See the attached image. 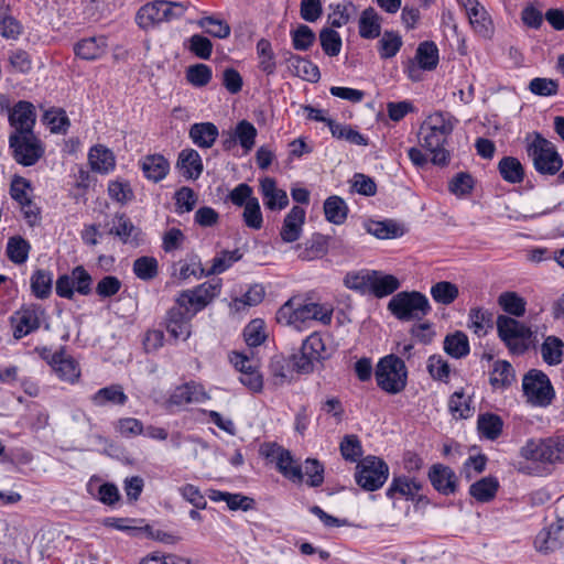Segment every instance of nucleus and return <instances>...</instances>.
Listing matches in <instances>:
<instances>
[{
    "label": "nucleus",
    "instance_id": "f257e3e1",
    "mask_svg": "<svg viewBox=\"0 0 564 564\" xmlns=\"http://www.w3.org/2000/svg\"><path fill=\"white\" fill-rule=\"evenodd\" d=\"M333 310L325 304L302 303L292 297L288 300L276 312V321L280 324L293 326L301 330L310 321H318L324 325L332 323Z\"/></svg>",
    "mask_w": 564,
    "mask_h": 564
},
{
    "label": "nucleus",
    "instance_id": "f03ea898",
    "mask_svg": "<svg viewBox=\"0 0 564 564\" xmlns=\"http://www.w3.org/2000/svg\"><path fill=\"white\" fill-rule=\"evenodd\" d=\"M377 386L389 394L402 392L408 384V369L404 360L395 354H389L377 364L375 370Z\"/></svg>",
    "mask_w": 564,
    "mask_h": 564
},
{
    "label": "nucleus",
    "instance_id": "7ed1b4c3",
    "mask_svg": "<svg viewBox=\"0 0 564 564\" xmlns=\"http://www.w3.org/2000/svg\"><path fill=\"white\" fill-rule=\"evenodd\" d=\"M431 310L429 299L419 291L399 292L388 303V311L401 322L421 321Z\"/></svg>",
    "mask_w": 564,
    "mask_h": 564
},
{
    "label": "nucleus",
    "instance_id": "20e7f679",
    "mask_svg": "<svg viewBox=\"0 0 564 564\" xmlns=\"http://www.w3.org/2000/svg\"><path fill=\"white\" fill-rule=\"evenodd\" d=\"M187 8V2L155 0L142 6L138 10L135 22L141 29L149 30L159 23L181 19L185 14Z\"/></svg>",
    "mask_w": 564,
    "mask_h": 564
},
{
    "label": "nucleus",
    "instance_id": "39448f33",
    "mask_svg": "<svg viewBox=\"0 0 564 564\" xmlns=\"http://www.w3.org/2000/svg\"><path fill=\"white\" fill-rule=\"evenodd\" d=\"M527 153L540 174L555 175L563 165V160L555 145L539 132H534L532 141L528 142Z\"/></svg>",
    "mask_w": 564,
    "mask_h": 564
},
{
    "label": "nucleus",
    "instance_id": "423d86ee",
    "mask_svg": "<svg viewBox=\"0 0 564 564\" xmlns=\"http://www.w3.org/2000/svg\"><path fill=\"white\" fill-rule=\"evenodd\" d=\"M325 350L322 336L317 332L312 333L303 340L299 351L290 356L292 369L302 375L314 372L317 366H323Z\"/></svg>",
    "mask_w": 564,
    "mask_h": 564
},
{
    "label": "nucleus",
    "instance_id": "0eeeda50",
    "mask_svg": "<svg viewBox=\"0 0 564 564\" xmlns=\"http://www.w3.org/2000/svg\"><path fill=\"white\" fill-rule=\"evenodd\" d=\"M521 456L539 463H564V435L531 438L522 446Z\"/></svg>",
    "mask_w": 564,
    "mask_h": 564
},
{
    "label": "nucleus",
    "instance_id": "6e6552de",
    "mask_svg": "<svg viewBox=\"0 0 564 564\" xmlns=\"http://www.w3.org/2000/svg\"><path fill=\"white\" fill-rule=\"evenodd\" d=\"M522 392L529 404L539 408L549 406L555 398L551 380L539 369H530L523 376Z\"/></svg>",
    "mask_w": 564,
    "mask_h": 564
},
{
    "label": "nucleus",
    "instance_id": "1a4fd4ad",
    "mask_svg": "<svg viewBox=\"0 0 564 564\" xmlns=\"http://www.w3.org/2000/svg\"><path fill=\"white\" fill-rule=\"evenodd\" d=\"M389 477V466L380 457L368 455L358 462L355 471L356 484L366 491L380 489Z\"/></svg>",
    "mask_w": 564,
    "mask_h": 564
},
{
    "label": "nucleus",
    "instance_id": "9d476101",
    "mask_svg": "<svg viewBox=\"0 0 564 564\" xmlns=\"http://www.w3.org/2000/svg\"><path fill=\"white\" fill-rule=\"evenodd\" d=\"M497 330L499 338L506 344L512 354H523L529 346L525 340L533 335L532 330L519 321L499 315L497 318Z\"/></svg>",
    "mask_w": 564,
    "mask_h": 564
},
{
    "label": "nucleus",
    "instance_id": "9b49d317",
    "mask_svg": "<svg viewBox=\"0 0 564 564\" xmlns=\"http://www.w3.org/2000/svg\"><path fill=\"white\" fill-rule=\"evenodd\" d=\"M9 148L14 160L23 166L34 165L44 154L41 140L34 134H10Z\"/></svg>",
    "mask_w": 564,
    "mask_h": 564
},
{
    "label": "nucleus",
    "instance_id": "f8f14e48",
    "mask_svg": "<svg viewBox=\"0 0 564 564\" xmlns=\"http://www.w3.org/2000/svg\"><path fill=\"white\" fill-rule=\"evenodd\" d=\"M45 310L40 304H24L11 317L13 337L21 339L24 336L37 330L41 326V318Z\"/></svg>",
    "mask_w": 564,
    "mask_h": 564
},
{
    "label": "nucleus",
    "instance_id": "ddd939ff",
    "mask_svg": "<svg viewBox=\"0 0 564 564\" xmlns=\"http://www.w3.org/2000/svg\"><path fill=\"white\" fill-rule=\"evenodd\" d=\"M195 314L188 306L181 305L175 300V305L172 306L165 318L166 332L171 338L178 340H186L191 336V321Z\"/></svg>",
    "mask_w": 564,
    "mask_h": 564
},
{
    "label": "nucleus",
    "instance_id": "4468645a",
    "mask_svg": "<svg viewBox=\"0 0 564 564\" xmlns=\"http://www.w3.org/2000/svg\"><path fill=\"white\" fill-rule=\"evenodd\" d=\"M8 121L13 131L10 134H26L34 133L36 123V110L32 102L26 100L18 101L10 110Z\"/></svg>",
    "mask_w": 564,
    "mask_h": 564
},
{
    "label": "nucleus",
    "instance_id": "2eb2a0df",
    "mask_svg": "<svg viewBox=\"0 0 564 564\" xmlns=\"http://www.w3.org/2000/svg\"><path fill=\"white\" fill-rule=\"evenodd\" d=\"M421 145L432 154V163L438 166H446L449 162V152L444 148L451 134L434 131L429 127L421 128Z\"/></svg>",
    "mask_w": 564,
    "mask_h": 564
},
{
    "label": "nucleus",
    "instance_id": "dca6fc26",
    "mask_svg": "<svg viewBox=\"0 0 564 564\" xmlns=\"http://www.w3.org/2000/svg\"><path fill=\"white\" fill-rule=\"evenodd\" d=\"M564 545V519H557L543 528L534 539V546L541 553H550Z\"/></svg>",
    "mask_w": 564,
    "mask_h": 564
},
{
    "label": "nucleus",
    "instance_id": "f3484780",
    "mask_svg": "<svg viewBox=\"0 0 564 564\" xmlns=\"http://www.w3.org/2000/svg\"><path fill=\"white\" fill-rule=\"evenodd\" d=\"M209 398L204 387L192 380L175 387L167 399V403L169 405L182 406L188 403H203Z\"/></svg>",
    "mask_w": 564,
    "mask_h": 564
},
{
    "label": "nucleus",
    "instance_id": "a211bd4d",
    "mask_svg": "<svg viewBox=\"0 0 564 564\" xmlns=\"http://www.w3.org/2000/svg\"><path fill=\"white\" fill-rule=\"evenodd\" d=\"M429 479L433 488L444 496L455 494L457 489V476L455 471L443 464H434L429 470Z\"/></svg>",
    "mask_w": 564,
    "mask_h": 564
},
{
    "label": "nucleus",
    "instance_id": "6ab92c4d",
    "mask_svg": "<svg viewBox=\"0 0 564 564\" xmlns=\"http://www.w3.org/2000/svg\"><path fill=\"white\" fill-rule=\"evenodd\" d=\"M283 58L295 76L311 83H316L319 80L321 72L318 66L307 57H303L290 51H285L283 53Z\"/></svg>",
    "mask_w": 564,
    "mask_h": 564
},
{
    "label": "nucleus",
    "instance_id": "aec40b11",
    "mask_svg": "<svg viewBox=\"0 0 564 564\" xmlns=\"http://www.w3.org/2000/svg\"><path fill=\"white\" fill-rule=\"evenodd\" d=\"M422 488V484L415 478L394 476L386 491V496L391 500L402 497L406 500L414 501Z\"/></svg>",
    "mask_w": 564,
    "mask_h": 564
},
{
    "label": "nucleus",
    "instance_id": "412c9836",
    "mask_svg": "<svg viewBox=\"0 0 564 564\" xmlns=\"http://www.w3.org/2000/svg\"><path fill=\"white\" fill-rule=\"evenodd\" d=\"M260 192L267 209L282 210L289 205L286 192L278 188L276 182L272 177L267 176L260 181Z\"/></svg>",
    "mask_w": 564,
    "mask_h": 564
},
{
    "label": "nucleus",
    "instance_id": "4be33fe9",
    "mask_svg": "<svg viewBox=\"0 0 564 564\" xmlns=\"http://www.w3.org/2000/svg\"><path fill=\"white\" fill-rule=\"evenodd\" d=\"M116 224L110 228L109 235L117 237L124 245L139 246L142 231L134 226L131 219L123 213L116 214Z\"/></svg>",
    "mask_w": 564,
    "mask_h": 564
},
{
    "label": "nucleus",
    "instance_id": "5701e85b",
    "mask_svg": "<svg viewBox=\"0 0 564 564\" xmlns=\"http://www.w3.org/2000/svg\"><path fill=\"white\" fill-rule=\"evenodd\" d=\"M305 220V210L300 206H293L286 214L281 228V239L284 242L296 241L302 232V227Z\"/></svg>",
    "mask_w": 564,
    "mask_h": 564
},
{
    "label": "nucleus",
    "instance_id": "b1692460",
    "mask_svg": "<svg viewBox=\"0 0 564 564\" xmlns=\"http://www.w3.org/2000/svg\"><path fill=\"white\" fill-rule=\"evenodd\" d=\"M143 175L149 181L159 183L170 172V162L162 154H148L140 161Z\"/></svg>",
    "mask_w": 564,
    "mask_h": 564
},
{
    "label": "nucleus",
    "instance_id": "393cba45",
    "mask_svg": "<svg viewBox=\"0 0 564 564\" xmlns=\"http://www.w3.org/2000/svg\"><path fill=\"white\" fill-rule=\"evenodd\" d=\"M176 167L187 180H197L204 169L202 158L194 149H185L180 152Z\"/></svg>",
    "mask_w": 564,
    "mask_h": 564
},
{
    "label": "nucleus",
    "instance_id": "a878e982",
    "mask_svg": "<svg viewBox=\"0 0 564 564\" xmlns=\"http://www.w3.org/2000/svg\"><path fill=\"white\" fill-rule=\"evenodd\" d=\"M276 469L286 479L295 484H301L304 473L301 465L296 464L292 453L283 447H278Z\"/></svg>",
    "mask_w": 564,
    "mask_h": 564
},
{
    "label": "nucleus",
    "instance_id": "bb28decb",
    "mask_svg": "<svg viewBox=\"0 0 564 564\" xmlns=\"http://www.w3.org/2000/svg\"><path fill=\"white\" fill-rule=\"evenodd\" d=\"M50 366L63 380L74 382L79 378L78 364L72 357L65 356L63 349L52 355Z\"/></svg>",
    "mask_w": 564,
    "mask_h": 564
},
{
    "label": "nucleus",
    "instance_id": "cd10ccee",
    "mask_svg": "<svg viewBox=\"0 0 564 564\" xmlns=\"http://www.w3.org/2000/svg\"><path fill=\"white\" fill-rule=\"evenodd\" d=\"M189 138L200 149H209L219 135L218 128L213 122H198L189 128Z\"/></svg>",
    "mask_w": 564,
    "mask_h": 564
},
{
    "label": "nucleus",
    "instance_id": "c85d7f7f",
    "mask_svg": "<svg viewBox=\"0 0 564 564\" xmlns=\"http://www.w3.org/2000/svg\"><path fill=\"white\" fill-rule=\"evenodd\" d=\"M400 288V281L392 274H384L380 271H371L369 291L378 299L392 294Z\"/></svg>",
    "mask_w": 564,
    "mask_h": 564
},
{
    "label": "nucleus",
    "instance_id": "c756f323",
    "mask_svg": "<svg viewBox=\"0 0 564 564\" xmlns=\"http://www.w3.org/2000/svg\"><path fill=\"white\" fill-rule=\"evenodd\" d=\"M90 400L96 406L123 405L128 397L119 384H111L96 391Z\"/></svg>",
    "mask_w": 564,
    "mask_h": 564
},
{
    "label": "nucleus",
    "instance_id": "7c9ffc66",
    "mask_svg": "<svg viewBox=\"0 0 564 564\" xmlns=\"http://www.w3.org/2000/svg\"><path fill=\"white\" fill-rule=\"evenodd\" d=\"M177 302L181 305L188 306L191 311L196 315L212 302V299L207 291L204 289V285L199 284L192 290L183 291L177 296Z\"/></svg>",
    "mask_w": 564,
    "mask_h": 564
},
{
    "label": "nucleus",
    "instance_id": "2f4dec72",
    "mask_svg": "<svg viewBox=\"0 0 564 564\" xmlns=\"http://www.w3.org/2000/svg\"><path fill=\"white\" fill-rule=\"evenodd\" d=\"M106 42L104 37H87L74 45V53L85 61L98 59L105 52Z\"/></svg>",
    "mask_w": 564,
    "mask_h": 564
},
{
    "label": "nucleus",
    "instance_id": "473e14b6",
    "mask_svg": "<svg viewBox=\"0 0 564 564\" xmlns=\"http://www.w3.org/2000/svg\"><path fill=\"white\" fill-rule=\"evenodd\" d=\"M359 35L366 40L377 39L381 33L380 17L372 7L366 8L359 18Z\"/></svg>",
    "mask_w": 564,
    "mask_h": 564
},
{
    "label": "nucleus",
    "instance_id": "72a5a7b5",
    "mask_svg": "<svg viewBox=\"0 0 564 564\" xmlns=\"http://www.w3.org/2000/svg\"><path fill=\"white\" fill-rule=\"evenodd\" d=\"M88 161L93 171L108 173L115 167V156L104 145H95L89 150Z\"/></svg>",
    "mask_w": 564,
    "mask_h": 564
},
{
    "label": "nucleus",
    "instance_id": "f704fd0d",
    "mask_svg": "<svg viewBox=\"0 0 564 564\" xmlns=\"http://www.w3.org/2000/svg\"><path fill=\"white\" fill-rule=\"evenodd\" d=\"M499 481L494 476L484 477L469 487V495L479 502H489L496 497Z\"/></svg>",
    "mask_w": 564,
    "mask_h": 564
},
{
    "label": "nucleus",
    "instance_id": "c9c22d12",
    "mask_svg": "<svg viewBox=\"0 0 564 564\" xmlns=\"http://www.w3.org/2000/svg\"><path fill=\"white\" fill-rule=\"evenodd\" d=\"M323 208L327 221L334 225H343L346 221L349 209L340 196L333 195L326 198Z\"/></svg>",
    "mask_w": 564,
    "mask_h": 564
},
{
    "label": "nucleus",
    "instance_id": "e433bc0d",
    "mask_svg": "<svg viewBox=\"0 0 564 564\" xmlns=\"http://www.w3.org/2000/svg\"><path fill=\"white\" fill-rule=\"evenodd\" d=\"M444 350L447 355L455 359L466 357L470 351L467 335L460 330L448 334L444 339Z\"/></svg>",
    "mask_w": 564,
    "mask_h": 564
},
{
    "label": "nucleus",
    "instance_id": "4c0bfd02",
    "mask_svg": "<svg viewBox=\"0 0 564 564\" xmlns=\"http://www.w3.org/2000/svg\"><path fill=\"white\" fill-rule=\"evenodd\" d=\"M30 283L33 295L45 300L52 294L53 273L45 269H37L32 273Z\"/></svg>",
    "mask_w": 564,
    "mask_h": 564
},
{
    "label": "nucleus",
    "instance_id": "58836bf2",
    "mask_svg": "<svg viewBox=\"0 0 564 564\" xmlns=\"http://www.w3.org/2000/svg\"><path fill=\"white\" fill-rule=\"evenodd\" d=\"M516 381V371L507 360H497L494 364L489 382L494 388H509Z\"/></svg>",
    "mask_w": 564,
    "mask_h": 564
},
{
    "label": "nucleus",
    "instance_id": "ea45409f",
    "mask_svg": "<svg viewBox=\"0 0 564 564\" xmlns=\"http://www.w3.org/2000/svg\"><path fill=\"white\" fill-rule=\"evenodd\" d=\"M501 177L511 184L521 183L524 178V169L514 156H503L498 163Z\"/></svg>",
    "mask_w": 564,
    "mask_h": 564
},
{
    "label": "nucleus",
    "instance_id": "a19ab883",
    "mask_svg": "<svg viewBox=\"0 0 564 564\" xmlns=\"http://www.w3.org/2000/svg\"><path fill=\"white\" fill-rule=\"evenodd\" d=\"M364 226L368 234L379 239H392L403 235L402 228L392 220H369L366 221Z\"/></svg>",
    "mask_w": 564,
    "mask_h": 564
},
{
    "label": "nucleus",
    "instance_id": "79ce46f5",
    "mask_svg": "<svg viewBox=\"0 0 564 564\" xmlns=\"http://www.w3.org/2000/svg\"><path fill=\"white\" fill-rule=\"evenodd\" d=\"M415 59L423 70H433L438 64V48L432 41H424L416 48Z\"/></svg>",
    "mask_w": 564,
    "mask_h": 564
},
{
    "label": "nucleus",
    "instance_id": "37998d69",
    "mask_svg": "<svg viewBox=\"0 0 564 564\" xmlns=\"http://www.w3.org/2000/svg\"><path fill=\"white\" fill-rule=\"evenodd\" d=\"M502 427L503 422L497 414L486 413L478 416L477 429L487 440H497L502 433Z\"/></svg>",
    "mask_w": 564,
    "mask_h": 564
},
{
    "label": "nucleus",
    "instance_id": "c03bdc74",
    "mask_svg": "<svg viewBox=\"0 0 564 564\" xmlns=\"http://www.w3.org/2000/svg\"><path fill=\"white\" fill-rule=\"evenodd\" d=\"M494 327L492 313L479 307L471 308L468 314V328L478 337L485 336Z\"/></svg>",
    "mask_w": 564,
    "mask_h": 564
},
{
    "label": "nucleus",
    "instance_id": "a18cd8bd",
    "mask_svg": "<svg viewBox=\"0 0 564 564\" xmlns=\"http://www.w3.org/2000/svg\"><path fill=\"white\" fill-rule=\"evenodd\" d=\"M31 250L30 242L21 236H13L7 242V257L15 264H23L29 258Z\"/></svg>",
    "mask_w": 564,
    "mask_h": 564
},
{
    "label": "nucleus",
    "instance_id": "49530a36",
    "mask_svg": "<svg viewBox=\"0 0 564 564\" xmlns=\"http://www.w3.org/2000/svg\"><path fill=\"white\" fill-rule=\"evenodd\" d=\"M196 24L207 34L216 39H227L230 35L231 28L223 19L215 15H206L197 20Z\"/></svg>",
    "mask_w": 564,
    "mask_h": 564
},
{
    "label": "nucleus",
    "instance_id": "de8ad7c7",
    "mask_svg": "<svg viewBox=\"0 0 564 564\" xmlns=\"http://www.w3.org/2000/svg\"><path fill=\"white\" fill-rule=\"evenodd\" d=\"M563 347L564 344L562 339L553 335L547 336L541 346V354L544 362L550 366L561 364L564 355Z\"/></svg>",
    "mask_w": 564,
    "mask_h": 564
},
{
    "label": "nucleus",
    "instance_id": "09e8293b",
    "mask_svg": "<svg viewBox=\"0 0 564 564\" xmlns=\"http://www.w3.org/2000/svg\"><path fill=\"white\" fill-rule=\"evenodd\" d=\"M432 299L443 305L452 304L459 295V290L456 284L448 281H440L431 288Z\"/></svg>",
    "mask_w": 564,
    "mask_h": 564
},
{
    "label": "nucleus",
    "instance_id": "8fccbe9b",
    "mask_svg": "<svg viewBox=\"0 0 564 564\" xmlns=\"http://www.w3.org/2000/svg\"><path fill=\"white\" fill-rule=\"evenodd\" d=\"M134 275L142 281H151L159 274V262L154 257L137 258L132 265Z\"/></svg>",
    "mask_w": 564,
    "mask_h": 564
},
{
    "label": "nucleus",
    "instance_id": "3c124183",
    "mask_svg": "<svg viewBox=\"0 0 564 564\" xmlns=\"http://www.w3.org/2000/svg\"><path fill=\"white\" fill-rule=\"evenodd\" d=\"M318 37L322 50L327 56L335 57L340 53L343 41L340 34L333 26L323 28Z\"/></svg>",
    "mask_w": 564,
    "mask_h": 564
},
{
    "label": "nucleus",
    "instance_id": "603ef678",
    "mask_svg": "<svg viewBox=\"0 0 564 564\" xmlns=\"http://www.w3.org/2000/svg\"><path fill=\"white\" fill-rule=\"evenodd\" d=\"M402 37L393 31H384L378 42V52L382 59L394 57L402 46Z\"/></svg>",
    "mask_w": 564,
    "mask_h": 564
},
{
    "label": "nucleus",
    "instance_id": "864d4df0",
    "mask_svg": "<svg viewBox=\"0 0 564 564\" xmlns=\"http://www.w3.org/2000/svg\"><path fill=\"white\" fill-rule=\"evenodd\" d=\"M242 258V253L239 249L232 251L223 250L214 259L212 267L206 271L207 275L220 274L229 269L235 262Z\"/></svg>",
    "mask_w": 564,
    "mask_h": 564
},
{
    "label": "nucleus",
    "instance_id": "5fc2aeb1",
    "mask_svg": "<svg viewBox=\"0 0 564 564\" xmlns=\"http://www.w3.org/2000/svg\"><path fill=\"white\" fill-rule=\"evenodd\" d=\"M498 304L501 308L516 317H521L525 313L527 302L516 292H503L498 297Z\"/></svg>",
    "mask_w": 564,
    "mask_h": 564
},
{
    "label": "nucleus",
    "instance_id": "6e6d98bb",
    "mask_svg": "<svg viewBox=\"0 0 564 564\" xmlns=\"http://www.w3.org/2000/svg\"><path fill=\"white\" fill-rule=\"evenodd\" d=\"M257 54L260 59L259 67L267 75H273L276 69L274 53L269 40L260 39L257 43Z\"/></svg>",
    "mask_w": 564,
    "mask_h": 564
},
{
    "label": "nucleus",
    "instance_id": "4d7b16f0",
    "mask_svg": "<svg viewBox=\"0 0 564 564\" xmlns=\"http://www.w3.org/2000/svg\"><path fill=\"white\" fill-rule=\"evenodd\" d=\"M234 132L237 142L241 145L245 152L248 153L251 151V149L254 147L256 138L258 134L256 127L248 120H241L237 123Z\"/></svg>",
    "mask_w": 564,
    "mask_h": 564
},
{
    "label": "nucleus",
    "instance_id": "13d9d810",
    "mask_svg": "<svg viewBox=\"0 0 564 564\" xmlns=\"http://www.w3.org/2000/svg\"><path fill=\"white\" fill-rule=\"evenodd\" d=\"M292 45L296 51H307L315 42L316 35L314 31L306 24L291 31Z\"/></svg>",
    "mask_w": 564,
    "mask_h": 564
},
{
    "label": "nucleus",
    "instance_id": "bf43d9fd",
    "mask_svg": "<svg viewBox=\"0 0 564 564\" xmlns=\"http://www.w3.org/2000/svg\"><path fill=\"white\" fill-rule=\"evenodd\" d=\"M186 47L192 54L200 59H209L213 53L212 41L202 34H193L188 37L186 41Z\"/></svg>",
    "mask_w": 564,
    "mask_h": 564
},
{
    "label": "nucleus",
    "instance_id": "052dcab7",
    "mask_svg": "<svg viewBox=\"0 0 564 564\" xmlns=\"http://www.w3.org/2000/svg\"><path fill=\"white\" fill-rule=\"evenodd\" d=\"M213 77L210 66L206 64H195L186 69V80L194 87H205Z\"/></svg>",
    "mask_w": 564,
    "mask_h": 564
},
{
    "label": "nucleus",
    "instance_id": "680f3d73",
    "mask_svg": "<svg viewBox=\"0 0 564 564\" xmlns=\"http://www.w3.org/2000/svg\"><path fill=\"white\" fill-rule=\"evenodd\" d=\"M558 80L546 77H535L530 80L528 89L535 96L551 97L558 93Z\"/></svg>",
    "mask_w": 564,
    "mask_h": 564
},
{
    "label": "nucleus",
    "instance_id": "e2e57ef3",
    "mask_svg": "<svg viewBox=\"0 0 564 564\" xmlns=\"http://www.w3.org/2000/svg\"><path fill=\"white\" fill-rule=\"evenodd\" d=\"M475 186V180L467 172L457 173L448 183V191L457 197L470 194Z\"/></svg>",
    "mask_w": 564,
    "mask_h": 564
},
{
    "label": "nucleus",
    "instance_id": "0e129e2a",
    "mask_svg": "<svg viewBox=\"0 0 564 564\" xmlns=\"http://www.w3.org/2000/svg\"><path fill=\"white\" fill-rule=\"evenodd\" d=\"M174 199H175L176 213L183 214V213H189L194 209V207L198 200V197L193 188H191L188 186H182L180 189H177L175 192Z\"/></svg>",
    "mask_w": 564,
    "mask_h": 564
},
{
    "label": "nucleus",
    "instance_id": "69168bd1",
    "mask_svg": "<svg viewBox=\"0 0 564 564\" xmlns=\"http://www.w3.org/2000/svg\"><path fill=\"white\" fill-rule=\"evenodd\" d=\"M340 454L344 459L357 462L362 455V446L357 435H345L339 445Z\"/></svg>",
    "mask_w": 564,
    "mask_h": 564
},
{
    "label": "nucleus",
    "instance_id": "338daca9",
    "mask_svg": "<svg viewBox=\"0 0 564 564\" xmlns=\"http://www.w3.org/2000/svg\"><path fill=\"white\" fill-rule=\"evenodd\" d=\"M23 33V25L9 13L0 12V35L6 40H18Z\"/></svg>",
    "mask_w": 564,
    "mask_h": 564
},
{
    "label": "nucleus",
    "instance_id": "774afa93",
    "mask_svg": "<svg viewBox=\"0 0 564 564\" xmlns=\"http://www.w3.org/2000/svg\"><path fill=\"white\" fill-rule=\"evenodd\" d=\"M242 219L247 227L251 229H260L263 224L262 213L258 198H251L243 206Z\"/></svg>",
    "mask_w": 564,
    "mask_h": 564
}]
</instances>
